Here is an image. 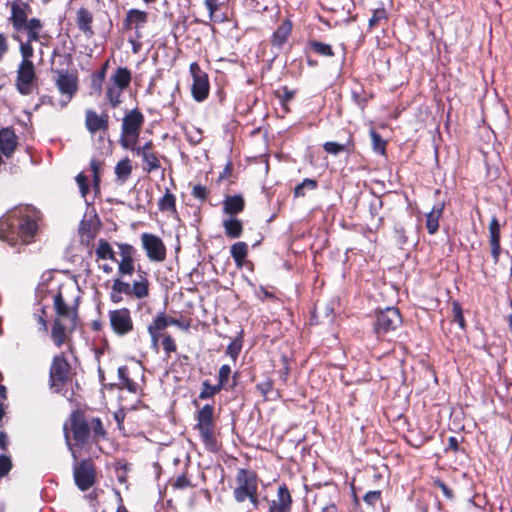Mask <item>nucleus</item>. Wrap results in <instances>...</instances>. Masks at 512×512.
<instances>
[{
    "instance_id": "8fccbe9b",
    "label": "nucleus",
    "mask_w": 512,
    "mask_h": 512,
    "mask_svg": "<svg viewBox=\"0 0 512 512\" xmlns=\"http://www.w3.org/2000/svg\"><path fill=\"white\" fill-rule=\"evenodd\" d=\"M113 290L121 294L130 295L131 284L117 278L113 281Z\"/></svg>"
},
{
    "instance_id": "72a5a7b5",
    "label": "nucleus",
    "mask_w": 512,
    "mask_h": 512,
    "mask_svg": "<svg viewBox=\"0 0 512 512\" xmlns=\"http://www.w3.org/2000/svg\"><path fill=\"white\" fill-rule=\"evenodd\" d=\"M123 92H124V89L116 87L115 85H113L111 83L107 86L105 95H106L107 101L109 102V104L112 107H116L122 102L121 96H122Z\"/></svg>"
},
{
    "instance_id": "20e7f679",
    "label": "nucleus",
    "mask_w": 512,
    "mask_h": 512,
    "mask_svg": "<svg viewBox=\"0 0 512 512\" xmlns=\"http://www.w3.org/2000/svg\"><path fill=\"white\" fill-rule=\"evenodd\" d=\"M189 71L193 79L191 86L192 97L195 101L202 102L208 97L210 91L208 75L200 68L197 62L190 64Z\"/></svg>"
},
{
    "instance_id": "79ce46f5",
    "label": "nucleus",
    "mask_w": 512,
    "mask_h": 512,
    "mask_svg": "<svg viewBox=\"0 0 512 512\" xmlns=\"http://www.w3.org/2000/svg\"><path fill=\"white\" fill-rule=\"evenodd\" d=\"M242 349V338L241 336L235 337L230 344L227 346L226 354L235 362Z\"/></svg>"
},
{
    "instance_id": "4c0bfd02",
    "label": "nucleus",
    "mask_w": 512,
    "mask_h": 512,
    "mask_svg": "<svg viewBox=\"0 0 512 512\" xmlns=\"http://www.w3.org/2000/svg\"><path fill=\"white\" fill-rule=\"evenodd\" d=\"M175 196L169 191L166 190L164 196L158 202V208L160 211H175Z\"/></svg>"
},
{
    "instance_id": "f03ea898",
    "label": "nucleus",
    "mask_w": 512,
    "mask_h": 512,
    "mask_svg": "<svg viewBox=\"0 0 512 512\" xmlns=\"http://www.w3.org/2000/svg\"><path fill=\"white\" fill-rule=\"evenodd\" d=\"M214 407L210 404L204 405L196 416V426L205 448L210 452L218 450V443L215 437V423L213 419Z\"/></svg>"
},
{
    "instance_id": "f8f14e48",
    "label": "nucleus",
    "mask_w": 512,
    "mask_h": 512,
    "mask_svg": "<svg viewBox=\"0 0 512 512\" xmlns=\"http://www.w3.org/2000/svg\"><path fill=\"white\" fill-rule=\"evenodd\" d=\"M147 21L148 14L145 11L133 8L127 12L123 24L125 29H135V37L140 39V29L144 27Z\"/></svg>"
},
{
    "instance_id": "0eeeda50",
    "label": "nucleus",
    "mask_w": 512,
    "mask_h": 512,
    "mask_svg": "<svg viewBox=\"0 0 512 512\" xmlns=\"http://www.w3.org/2000/svg\"><path fill=\"white\" fill-rule=\"evenodd\" d=\"M108 318L112 331L118 336H124L133 331L134 324L128 308L110 310Z\"/></svg>"
},
{
    "instance_id": "a18cd8bd",
    "label": "nucleus",
    "mask_w": 512,
    "mask_h": 512,
    "mask_svg": "<svg viewBox=\"0 0 512 512\" xmlns=\"http://www.w3.org/2000/svg\"><path fill=\"white\" fill-rule=\"evenodd\" d=\"M121 275H131L134 272V261L132 256H125L121 259L118 266Z\"/></svg>"
},
{
    "instance_id": "cd10ccee",
    "label": "nucleus",
    "mask_w": 512,
    "mask_h": 512,
    "mask_svg": "<svg viewBox=\"0 0 512 512\" xmlns=\"http://www.w3.org/2000/svg\"><path fill=\"white\" fill-rule=\"evenodd\" d=\"M225 234L230 238H238L242 234V222L235 218L226 219L223 221Z\"/></svg>"
},
{
    "instance_id": "4d7b16f0",
    "label": "nucleus",
    "mask_w": 512,
    "mask_h": 512,
    "mask_svg": "<svg viewBox=\"0 0 512 512\" xmlns=\"http://www.w3.org/2000/svg\"><path fill=\"white\" fill-rule=\"evenodd\" d=\"M255 295L258 299L261 301H264L265 299H273L274 294L268 291L265 287L260 286L258 289L255 290Z\"/></svg>"
},
{
    "instance_id": "5fc2aeb1",
    "label": "nucleus",
    "mask_w": 512,
    "mask_h": 512,
    "mask_svg": "<svg viewBox=\"0 0 512 512\" xmlns=\"http://www.w3.org/2000/svg\"><path fill=\"white\" fill-rule=\"evenodd\" d=\"M163 349L166 353H171L176 350V344L174 339L170 335L164 336L162 340Z\"/></svg>"
},
{
    "instance_id": "ea45409f",
    "label": "nucleus",
    "mask_w": 512,
    "mask_h": 512,
    "mask_svg": "<svg viewBox=\"0 0 512 512\" xmlns=\"http://www.w3.org/2000/svg\"><path fill=\"white\" fill-rule=\"evenodd\" d=\"M318 184L316 180L305 178L300 184H298L294 189L295 197H303L305 196V190H315Z\"/></svg>"
},
{
    "instance_id": "680f3d73",
    "label": "nucleus",
    "mask_w": 512,
    "mask_h": 512,
    "mask_svg": "<svg viewBox=\"0 0 512 512\" xmlns=\"http://www.w3.org/2000/svg\"><path fill=\"white\" fill-rule=\"evenodd\" d=\"M384 17H385L384 10L374 11L372 17L369 19V26L374 27L380 20L384 19Z\"/></svg>"
},
{
    "instance_id": "ddd939ff",
    "label": "nucleus",
    "mask_w": 512,
    "mask_h": 512,
    "mask_svg": "<svg viewBox=\"0 0 512 512\" xmlns=\"http://www.w3.org/2000/svg\"><path fill=\"white\" fill-rule=\"evenodd\" d=\"M28 5L22 2H14L11 6V16L9 21L15 31V34L23 32L28 20L26 9Z\"/></svg>"
},
{
    "instance_id": "e2e57ef3",
    "label": "nucleus",
    "mask_w": 512,
    "mask_h": 512,
    "mask_svg": "<svg viewBox=\"0 0 512 512\" xmlns=\"http://www.w3.org/2000/svg\"><path fill=\"white\" fill-rule=\"evenodd\" d=\"M394 232H395V236L397 238V243L400 245L405 244L407 241V238L405 235L404 228L402 226H395Z\"/></svg>"
},
{
    "instance_id": "9b49d317",
    "label": "nucleus",
    "mask_w": 512,
    "mask_h": 512,
    "mask_svg": "<svg viewBox=\"0 0 512 512\" xmlns=\"http://www.w3.org/2000/svg\"><path fill=\"white\" fill-rule=\"evenodd\" d=\"M69 364L63 355H56L53 358L50 368L51 387L59 390L60 386L66 381L69 373Z\"/></svg>"
},
{
    "instance_id": "3c124183",
    "label": "nucleus",
    "mask_w": 512,
    "mask_h": 512,
    "mask_svg": "<svg viewBox=\"0 0 512 512\" xmlns=\"http://www.w3.org/2000/svg\"><path fill=\"white\" fill-rule=\"evenodd\" d=\"M12 468L11 458L7 455H0V478L6 476Z\"/></svg>"
},
{
    "instance_id": "bf43d9fd",
    "label": "nucleus",
    "mask_w": 512,
    "mask_h": 512,
    "mask_svg": "<svg viewBox=\"0 0 512 512\" xmlns=\"http://www.w3.org/2000/svg\"><path fill=\"white\" fill-rule=\"evenodd\" d=\"M187 138L193 144L199 143L202 139V130H188Z\"/></svg>"
},
{
    "instance_id": "a19ab883",
    "label": "nucleus",
    "mask_w": 512,
    "mask_h": 512,
    "mask_svg": "<svg viewBox=\"0 0 512 512\" xmlns=\"http://www.w3.org/2000/svg\"><path fill=\"white\" fill-rule=\"evenodd\" d=\"M168 327L167 316L161 312L159 313L153 322L148 326V333H152V331L160 333L164 329Z\"/></svg>"
},
{
    "instance_id": "58836bf2",
    "label": "nucleus",
    "mask_w": 512,
    "mask_h": 512,
    "mask_svg": "<svg viewBox=\"0 0 512 512\" xmlns=\"http://www.w3.org/2000/svg\"><path fill=\"white\" fill-rule=\"evenodd\" d=\"M96 256L99 259H110L115 261V255L114 252L108 242L105 240H100L98 247L96 249Z\"/></svg>"
},
{
    "instance_id": "39448f33",
    "label": "nucleus",
    "mask_w": 512,
    "mask_h": 512,
    "mask_svg": "<svg viewBox=\"0 0 512 512\" xmlns=\"http://www.w3.org/2000/svg\"><path fill=\"white\" fill-rule=\"evenodd\" d=\"M402 323L401 315L397 308L387 307L376 315L374 330L377 335H383L396 330Z\"/></svg>"
},
{
    "instance_id": "4be33fe9",
    "label": "nucleus",
    "mask_w": 512,
    "mask_h": 512,
    "mask_svg": "<svg viewBox=\"0 0 512 512\" xmlns=\"http://www.w3.org/2000/svg\"><path fill=\"white\" fill-rule=\"evenodd\" d=\"M107 67H108V61L105 62L98 71L92 73L91 84H90V87H91L90 95L99 96L101 94L103 82L105 80V76H106V72H107Z\"/></svg>"
},
{
    "instance_id": "bb28decb",
    "label": "nucleus",
    "mask_w": 512,
    "mask_h": 512,
    "mask_svg": "<svg viewBox=\"0 0 512 512\" xmlns=\"http://www.w3.org/2000/svg\"><path fill=\"white\" fill-rule=\"evenodd\" d=\"M291 29V23L289 21H284L273 34V45L281 47L287 41L288 36L291 33Z\"/></svg>"
},
{
    "instance_id": "423d86ee",
    "label": "nucleus",
    "mask_w": 512,
    "mask_h": 512,
    "mask_svg": "<svg viewBox=\"0 0 512 512\" xmlns=\"http://www.w3.org/2000/svg\"><path fill=\"white\" fill-rule=\"evenodd\" d=\"M36 80L35 67L32 61L21 60L16 77V87L20 94L29 95Z\"/></svg>"
},
{
    "instance_id": "412c9836",
    "label": "nucleus",
    "mask_w": 512,
    "mask_h": 512,
    "mask_svg": "<svg viewBox=\"0 0 512 512\" xmlns=\"http://www.w3.org/2000/svg\"><path fill=\"white\" fill-rule=\"evenodd\" d=\"M132 75L128 68L118 67L110 77V83L116 87L126 89L131 82Z\"/></svg>"
},
{
    "instance_id": "1a4fd4ad",
    "label": "nucleus",
    "mask_w": 512,
    "mask_h": 512,
    "mask_svg": "<svg viewBox=\"0 0 512 512\" xmlns=\"http://www.w3.org/2000/svg\"><path fill=\"white\" fill-rule=\"evenodd\" d=\"M74 481L81 491H87L95 482V470L90 460H82L73 467Z\"/></svg>"
},
{
    "instance_id": "473e14b6",
    "label": "nucleus",
    "mask_w": 512,
    "mask_h": 512,
    "mask_svg": "<svg viewBox=\"0 0 512 512\" xmlns=\"http://www.w3.org/2000/svg\"><path fill=\"white\" fill-rule=\"evenodd\" d=\"M132 172V164L129 159H124L117 163L115 167V174L118 181L121 183L126 182Z\"/></svg>"
},
{
    "instance_id": "dca6fc26",
    "label": "nucleus",
    "mask_w": 512,
    "mask_h": 512,
    "mask_svg": "<svg viewBox=\"0 0 512 512\" xmlns=\"http://www.w3.org/2000/svg\"><path fill=\"white\" fill-rule=\"evenodd\" d=\"M73 438L77 444H84L89 437V426L87 422L77 414L71 417Z\"/></svg>"
},
{
    "instance_id": "9d476101",
    "label": "nucleus",
    "mask_w": 512,
    "mask_h": 512,
    "mask_svg": "<svg viewBox=\"0 0 512 512\" xmlns=\"http://www.w3.org/2000/svg\"><path fill=\"white\" fill-rule=\"evenodd\" d=\"M143 248L151 261L161 262L166 257V248L163 241L156 235L143 233L141 235Z\"/></svg>"
},
{
    "instance_id": "09e8293b",
    "label": "nucleus",
    "mask_w": 512,
    "mask_h": 512,
    "mask_svg": "<svg viewBox=\"0 0 512 512\" xmlns=\"http://www.w3.org/2000/svg\"><path fill=\"white\" fill-rule=\"evenodd\" d=\"M76 182L79 187L81 196L85 198L89 192V186H88V178L84 175V173H79L76 176Z\"/></svg>"
},
{
    "instance_id": "7c9ffc66",
    "label": "nucleus",
    "mask_w": 512,
    "mask_h": 512,
    "mask_svg": "<svg viewBox=\"0 0 512 512\" xmlns=\"http://www.w3.org/2000/svg\"><path fill=\"white\" fill-rule=\"evenodd\" d=\"M231 256L236 265L241 267L248 253V246L245 242H236L231 246Z\"/></svg>"
},
{
    "instance_id": "5701e85b",
    "label": "nucleus",
    "mask_w": 512,
    "mask_h": 512,
    "mask_svg": "<svg viewBox=\"0 0 512 512\" xmlns=\"http://www.w3.org/2000/svg\"><path fill=\"white\" fill-rule=\"evenodd\" d=\"M85 125L86 128H108V116L106 114L99 115L95 111L86 110Z\"/></svg>"
},
{
    "instance_id": "2f4dec72",
    "label": "nucleus",
    "mask_w": 512,
    "mask_h": 512,
    "mask_svg": "<svg viewBox=\"0 0 512 512\" xmlns=\"http://www.w3.org/2000/svg\"><path fill=\"white\" fill-rule=\"evenodd\" d=\"M143 123V115L137 109L126 113L121 128H139Z\"/></svg>"
},
{
    "instance_id": "13d9d810",
    "label": "nucleus",
    "mask_w": 512,
    "mask_h": 512,
    "mask_svg": "<svg viewBox=\"0 0 512 512\" xmlns=\"http://www.w3.org/2000/svg\"><path fill=\"white\" fill-rule=\"evenodd\" d=\"M42 29V23L38 18H31L30 20H27L26 26L24 30H34V31H41Z\"/></svg>"
},
{
    "instance_id": "4468645a",
    "label": "nucleus",
    "mask_w": 512,
    "mask_h": 512,
    "mask_svg": "<svg viewBox=\"0 0 512 512\" xmlns=\"http://www.w3.org/2000/svg\"><path fill=\"white\" fill-rule=\"evenodd\" d=\"M292 497L286 485H281L277 491V499L269 503V512H291Z\"/></svg>"
},
{
    "instance_id": "a878e982",
    "label": "nucleus",
    "mask_w": 512,
    "mask_h": 512,
    "mask_svg": "<svg viewBox=\"0 0 512 512\" xmlns=\"http://www.w3.org/2000/svg\"><path fill=\"white\" fill-rule=\"evenodd\" d=\"M244 209V200L241 196H229L223 203V210L225 213L233 215L241 212Z\"/></svg>"
},
{
    "instance_id": "f257e3e1",
    "label": "nucleus",
    "mask_w": 512,
    "mask_h": 512,
    "mask_svg": "<svg viewBox=\"0 0 512 512\" xmlns=\"http://www.w3.org/2000/svg\"><path fill=\"white\" fill-rule=\"evenodd\" d=\"M37 229L35 219L26 213V209L13 210L0 219V237L11 246H16L19 241L30 243Z\"/></svg>"
},
{
    "instance_id": "7ed1b4c3",
    "label": "nucleus",
    "mask_w": 512,
    "mask_h": 512,
    "mask_svg": "<svg viewBox=\"0 0 512 512\" xmlns=\"http://www.w3.org/2000/svg\"><path fill=\"white\" fill-rule=\"evenodd\" d=\"M56 74L55 85L61 94L59 102L63 108L68 105L78 91V78L76 75L69 73L67 70L61 69L54 71Z\"/></svg>"
},
{
    "instance_id": "f3484780",
    "label": "nucleus",
    "mask_w": 512,
    "mask_h": 512,
    "mask_svg": "<svg viewBox=\"0 0 512 512\" xmlns=\"http://www.w3.org/2000/svg\"><path fill=\"white\" fill-rule=\"evenodd\" d=\"M17 146V139L14 130H0V150L6 156L10 157Z\"/></svg>"
},
{
    "instance_id": "6ab92c4d",
    "label": "nucleus",
    "mask_w": 512,
    "mask_h": 512,
    "mask_svg": "<svg viewBox=\"0 0 512 512\" xmlns=\"http://www.w3.org/2000/svg\"><path fill=\"white\" fill-rule=\"evenodd\" d=\"M54 308L59 317L68 318L71 322V328H74L76 321V313L72 311L64 302L62 294L58 292L53 297Z\"/></svg>"
},
{
    "instance_id": "393cba45",
    "label": "nucleus",
    "mask_w": 512,
    "mask_h": 512,
    "mask_svg": "<svg viewBox=\"0 0 512 512\" xmlns=\"http://www.w3.org/2000/svg\"><path fill=\"white\" fill-rule=\"evenodd\" d=\"M149 282L144 275H139V278L133 282L130 288V296L137 299H143L149 294Z\"/></svg>"
},
{
    "instance_id": "052dcab7",
    "label": "nucleus",
    "mask_w": 512,
    "mask_h": 512,
    "mask_svg": "<svg viewBox=\"0 0 512 512\" xmlns=\"http://www.w3.org/2000/svg\"><path fill=\"white\" fill-rule=\"evenodd\" d=\"M192 195L200 200H204L207 195L206 188L202 185H195L192 190Z\"/></svg>"
},
{
    "instance_id": "c03bdc74",
    "label": "nucleus",
    "mask_w": 512,
    "mask_h": 512,
    "mask_svg": "<svg viewBox=\"0 0 512 512\" xmlns=\"http://www.w3.org/2000/svg\"><path fill=\"white\" fill-rule=\"evenodd\" d=\"M370 136L372 140V147L376 153L384 154L386 149V141L376 132V130H370Z\"/></svg>"
},
{
    "instance_id": "c9c22d12",
    "label": "nucleus",
    "mask_w": 512,
    "mask_h": 512,
    "mask_svg": "<svg viewBox=\"0 0 512 512\" xmlns=\"http://www.w3.org/2000/svg\"><path fill=\"white\" fill-rule=\"evenodd\" d=\"M309 46L313 52L324 57H332L334 55L331 45L312 40L309 42Z\"/></svg>"
},
{
    "instance_id": "6e6d98bb",
    "label": "nucleus",
    "mask_w": 512,
    "mask_h": 512,
    "mask_svg": "<svg viewBox=\"0 0 512 512\" xmlns=\"http://www.w3.org/2000/svg\"><path fill=\"white\" fill-rule=\"evenodd\" d=\"M9 50L8 37L4 33H0V61Z\"/></svg>"
},
{
    "instance_id": "49530a36",
    "label": "nucleus",
    "mask_w": 512,
    "mask_h": 512,
    "mask_svg": "<svg viewBox=\"0 0 512 512\" xmlns=\"http://www.w3.org/2000/svg\"><path fill=\"white\" fill-rule=\"evenodd\" d=\"M100 167H101V163L96 160V159H92L90 161V170L92 172V177H93V187L95 189V191H99V185H100Z\"/></svg>"
},
{
    "instance_id": "338daca9",
    "label": "nucleus",
    "mask_w": 512,
    "mask_h": 512,
    "mask_svg": "<svg viewBox=\"0 0 512 512\" xmlns=\"http://www.w3.org/2000/svg\"><path fill=\"white\" fill-rule=\"evenodd\" d=\"M124 388H126L129 392L135 393L138 389V385L136 382L132 381L129 377L125 378L122 383H120Z\"/></svg>"
},
{
    "instance_id": "0e129e2a",
    "label": "nucleus",
    "mask_w": 512,
    "mask_h": 512,
    "mask_svg": "<svg viewBox=\"0 0 512 512\" xmlns=\"http://www.w3.org/2000/svg\"><path fill=\"white\" fill-rule=\"evenodd\" d=\"M207 10L209 11L210 20L213 19L214 13L218 10V1L217 0H205L204 2Z\"/></svg>"
},
{
    "instance_id": "37998d69",
    "label": "nucleus",
    "mask_w": 512,
    "mask_h": 512,
    "mask_svg": "<svg viewBox=\"0 0 512 512\" xmlns=\"http://www.w3.org/2000/svg\"><path fill=\"white\" fill-rule=\"evenodd\" d=\"M222 387L220 385H211L207 380L202 383V389L199 394V398L201 400H206L212 398L215 394H217Z\"/></svg>"
},
{
    "instance_id": "c85d7f7f",
    "label": "nucleus",
    "mask_w": 512,
    "mask_h": 512,
    "mask_svg": "<svg viewBox=\"0 0 512 512\" xmlns=\"http://www.w3.org/2000/svg\"><path fill=\"white\" fill-rule=\"evenodd\" d=\"M67 327L59 320H55L52 326L51 337L57 347H61L66 340Z\"/></svg>"
},
{
    "instance_id": "864d4df0",
    "label": "nucleus",
    "mask_w": 512,
    "mask_h": 512,
    "mask_svg": "<svg viewBox=\"0 0 512 512\" xmlns=\"http://www.w3.org/2000/svg\"><path fill=\"white\" fill-rule=\"evenodd\" d=\"M380 498H381V491L373 490V491L367 492L364 495L363 500L368 505L374 506L380 500Z\"/></svg>"
},
{
    "instance_id": "e433bc0d",
    "label": "nucleus",
    "mask_w": 512,
    "mask_h": 512,
    "mask_svg": "<svg viewBox=\"0 0 512 512\" xmlns=\"http://www.w3.org/2000/svg\"><path fill=\"white\" fill-rule=\"evenodd\" d=\"M13 39L20 44V53L22 56V60L31 61V57L33 56L34 50L31 43L23 41L20 34H13Z\"/></svg>"
},
{
    "instance_id": "f704fd0d",
    "label": "nucleus",
    "mask_w": 512,
    "mask_h": 512,
    "mask_svg": "<svg viewBox=\"0 0 512 512\" xmlns=\"http://www.w3.org/2000/svg\"><path fill=\"white\" fill-rule=\"evenodd\" d=\"M351 141V135L347 138L346 142L339 143L334 141L325 142L323 145L324 150L333 155H338L341 152L348 151Z\"/></svg>"
},
{
    "instance_id": "2eb2a0df",
    "label": "nucleus",
    "mask_w": 512,
    "mask_h": 512,
    "mask_svg": "<svg viewBox=\"0 0 512 512\" xmlns=\"http://www.w3.org/2000/svg\"><path fill=\"white\" fill-rule=\"evenodd\" d=\"M489 234L490 239L489 243L491 246V254L494 260V263H497L499 260L501 246H500V224L496 217H493L489 223Z\"/></svg>"
},
{
    "instance_id": "6e6552de",
    "label": "nucleus",
    "mask_w": 512,
    "mask_h": 512,
    "mask_svg": "<svg viewBox=\"0 0 512 512\" xmlns=\"http://www.w3.org/2000/svg\"><path fill=\"white\" fill-rule=\"evenodd\" d=\"M237 483L238 486L234 490L237 502H244L248 496L257 493V478L254 473L241 469L237 475Z\"/></svg>"
},
{
    "instance_id": "774afa93",
    "label": "nucleus",
    "mask_w": 512,
    "mask_h": 512,
    "mask_svg": "<svg viewBox=\"0 0 512 512\" xmlns=\"http://www.w3.org/2000/svg\"><path fill=\"white\" fill-rule=\"evenodd\" d=\"M93 431L96 435H104L105 431L99 418L92 419Z\"/></svg>"
},
{
    "instance_id": "b1692460",
    "label": "nucleus",
    "mask_w": 512,
    "mask_h": 512,
    "mask_svg": "<svg viewBox=\"0 0 512 512\" xmlns=\"http://www.w3.org/2000/svg\"><path fill=\"white\" fill-rule=\"evenodd\" d=\"M443 211L442 204H436L432 210L426 214V228L429 234H435L439 228V219Z\"/></svg>"
},
{
    "instance_id": "603ef678",
    "label": "nucleus",
    "mask_w": 512,
    "mask_h": 512,
    "mask_svg": "<svg viewBox=\"0 0 512 512\" xmlns=\"http://www.w3.org/2000/svg\"><path fill=\"white\" fill-rule=\"evenodd\" d=\"M231 373V368L229 365H222L219 369L218 373V385L222 388L228 381L229 375Z\"/></svg>"
},
{
    "instance_id": "69168bd1",
    "label": "nucleus",
    "mask_w": 512,
    "mask_h": 512,
    "mask_svg": "<svg viewBox=\"0 0 512 512\" xmlns=\"http://www.w3.org/2000/svg\"><path fill=\"white\" fill-rule=\"evenodd\" d=\"M174 486L176 488L184 489L191 486V482L185 475H181L176 479Z\"/></svg>"
},
{
    "instance_id": "de8ad7c7",
    "label": "nucleus",
    "mask_w": 512,
    "mask_h": 512,
    "mask_svg": "<svg viewBox=\"0 0 512 512\" xmlns=\"http://www.w3.org/2000/svg\"><path fill=\"white\" fill-rule=\"evenodd\" d=\"M452 311H453V320L456 323H458V325L461 329H464L465 328V320H464V316H463L462 307L460 306V304L457 302H454L453 306H452Z\"/></svg>"
},
{
    "instance_id": "a211bd4d",
    "label": "nucleus",
    "mask_w": 512,
    "mask_h": 512,
    "mask_svg": "<svg viewBox=\"0 0 512 512\" xmlns=\"http://www.w3.org/2000/svg\"><path fill=\"white\" fill-rule=\"evenodd\" d=\"M137 154L142 157V160L145 163L144 169L148 172L159 168V160L151 152V142H146L142 147H138Z\"/></svg>"
},
{
    "instance_id": "c756f323",
    "label": "nucleus",
    "mask_w": 512,
    "mask_h": 512,
    "mask_svg": "<svg viewBox=\"0 0 512 512\" xmlns=\"http://www.w3.org/2000/svg\"><path fill=\"white\" fill-rule=\"evenodd\" d=\"M139 138V130H122L120 136L121 145L126 149L137 151V141Z\"/></svg>"
},
{
    "instance_id": "aec40b11",
    "label": "nucleus",
    "mask_w": 512,
    "mask_h": 512,
    "mask_svg": "<svg viewBox=\"0 0 512 512\" xmlns=\"http://www.w3.org/2000/svg\"><path fill=\"white\" fill-rule=\"evenodd\" d=\"M92 21H93V16L88 9L82 7L77 11V18H76L77 26L88 37L92 36L94 33L92 30V26H91Z\"/></svg>"
}]
</instances>
